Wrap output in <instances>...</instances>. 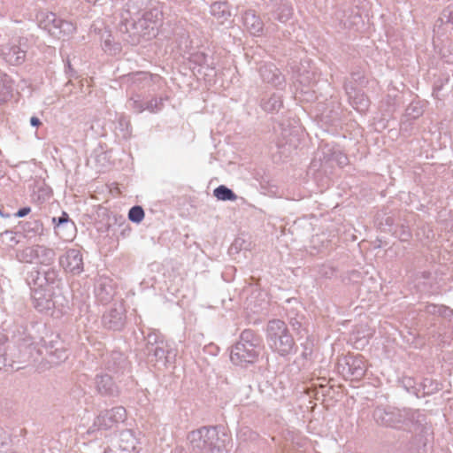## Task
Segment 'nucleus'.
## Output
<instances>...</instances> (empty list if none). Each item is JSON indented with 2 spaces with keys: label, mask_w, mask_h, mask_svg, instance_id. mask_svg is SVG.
<instances>
[{
  "label": "nucleus",
  "mask_w": 453,
  "mask_h": 453,
  "mask_svg": "<svg viewBox=\"0 0 453 453\" xmlns=\"http://www.w3.org/2000/svg\"><path fill=\"white\" fill-rule=\"evenodd\" d=\"M140 11L138 2L130 0L120 13L119 32L123 34V40L133 45L140 43L142 39L155 37L161 20V12L157 9L142 14Z\"/></svg>",
  "instance_id": "obj_1"
},
{
  "label": "nucleus",
  "mask_w": 453,
  "mask_h": 453,
  "mask_svg": "<svg viewBox=\"0 0 453 453\" xmlns=\"http://www.w3.org/2000/svg\"><path fill=\"white\" fill-rule=\"evenodd\" d=\"M375 423L383 427L426 433V416L419 410L377 406L372 412Z\"/></svg>",
  "instance_id": "obj_2"
},
{
  "label": "nucleus",
  "mask_w": 453,
  "mask_h": 453,
  "mask_svg": "<svg viewBox=\"0 0 453 453\" xmlns=\"http://www.w3.org/2000/svg\"><path fill=\"white\" fill-rule=\"evenodd\" d=\"M266 341L270 349L281 357L296 351L295 341L286 323L280 319H272L266 326Z\"/></svg>",
  "instance_id": "obj_3"
},
{
  "label": "nucleus",
  "mask_w": 453,
  "mask_h": 453,
  "mask_svg": "<svg viewBox=\"0 0 453 453\" xmlns=\"http://www.w3.org/2000/svg\"><path fill=\"white\" fill-rule=\"evenodd\" d=\"M260 353V339L251 329H245L240 340L232 347L230 359L234 365L253 364Z\"/></svg>",
  "instance_id": "obj_4"
},
{
  "label": "nucleus",
  "mask_w": 453,
  "mask_h": 453,
  "mask_svg": "<svg viewBox=\"0 0 453 453\" xmlns=\"http://www.w3.org/2000/svg\"><path fill=\"white\" fill-rule=\"evenodd\" d=\"M188 440L193 453H219L221 450L219 432L214 426H202L191 431Z\"/></svg>",
  "instance_id": "obj_5"
},
{
  "label": "nucleus",
  "mask_w": 453,
  "mask_h": 453,
  "mask_svg": "<svg viewBox=\"0 0 453 453\" xmlns=\"http://www.w3.org/2000/svg\"><path fill=\"white\" fill-rule=\"evenodd\" d=\"M38 26L58 40H67L76 31V26L57 16L56 13L42 11L37 16Z\"/></svg>",
  "instance_id": "obj_6"
},
{
  "label": "nucleus",
  "mask_w": 453,
  "mask_h": 453,
  "mask_svg": "<svg viewBox=\"0 0 453 453\" xmlns=\"http://www.w3.org/2000/svg\"><path fill=\"white\" fill-rule=\"evenodd\" d=\"M34 260L27 261L28 265L26 266L27 278L26 280L30 288H42L51 284L54 273L50 272L49 264L50 263V257H45V261L48 264L41 265L42 262L40 260L41 257H33Z\"/></svg>",
  "instance_id": "obj_7"
},
{
  "label": "nucleus",
  "mask_w": 453,
  "mask_h": 453,
  "mask_svg": "<svg viewBox=\"0 0 453 453\" xmlns=\"http://www.w3.org/2000/svg\"><path fill=\"white\" fill-rule=\"evenodd\" d=\"M27 42L24 38H14L0 47L2 58L10 65H21L26 59Z\"/></svg>",
  "instance_id": "obj_8"
},
{
  "label": "nucleus",
  "mask_w": 453,
  "mask_h": 453,
  "mask_svg": "<svg viewBox=\"0 0 453 453\" xmlns=\"http://www.w3.org/2000/svg\"><path fill=\"white\" fill-rule=\"evenodd\" d=\"M338 372L350 380L362 379L366 372V365L362 356H345L338 361Z\"/></svg>",
  "instance_id": "obj_9"
},
{
  "label": "nucleus",
  "mask_w": 453,
  "mask_h": 453,
  "mask_svg": "<svg viewBox=\"0 0 453 453\" xmlns=\"http://www.w3.org/2000/svg\"><path fill=\"white\" fill-rule=\"evenodd\" d=\"M127 311L122 301L114 303L102 316L104 328L112 331H121L127 323Z\"/></svg>",
  "instance_id": "obj_10"
},
{
  "label": "nucleus",
  "mask_w": 453,
  "mask_h": 453,
  "mask_svg": "<svg viewBox=\"0 0 453 453\" xmlns=\"http://www.w3.org/2000/svg\"><path fill=\"white\" fill-rule=\"evenodd\" d=\"M31 296L34 307L40 312H48L56 307L57 296H54L53 286L51 284L33 288Z\"/></svg>",
  "instance_id": "obj_11"
},
{
  "label": "nucleus",
  "mask_w": 453,
  "mask_h": 453,
  "mask_svg": "<svg viewBox=\"0 0 453 453\" xmlns=\"http://www.w3.org/2000/svg\"><path fill=\"white\" fill-rule=\"evenodd\" d=\"M126 409L122 406H117L111 410L102 411L95 419L92 427L89 430H108L112 428L119 422L126 419Z\"/></svg>",
  "instance_id": "obj_12"
},
{
  "label": "nucleus",
  "mask_w": 453,
  "mask_h": 453,
  "mask_svg": "<svg viewBox=\"0 0 453 453\" xmlns=\"http://www.w3.org/2000/svg\"><path fill=\"white\" fill-rule=\"evenodd\" d=\"M146 353L150 362L159 363L164 366L173 365L177 357V349L166 340L154 348L150 347Z\"/></svg>",
  "instance_id": "obj_13"
},
{
  "label": "nucleus",
  "mask_w": 453,
  "mask_h": 453,
  "mask_svg": "<svg viewBox=\"0 0 453 453\" xmlns=\"http://www.w3.org/2000/svg\"><path fill=\"white\" fill-rule=\"evenodd\" d=\"M116 288L117 285L113 279L106 275H99L94 284L96 301L103 305L111 303L117 293Z\"/></svg>",
  "instance_id": "obj_14"
},
{
  "label": "nucleus",
  "mask_w": 453,
  "mask_h": 453,
  "mask_svg": "<svg viewBox=\"0 0 453 453\" xmlns=\"http://www.w3.org/2000/svg\"><path fill=\"white\" fill-rule=\"evenodd\" d=\"M104 365L105 370L120 375L129 372V362L124 353L119 350H112L104 356Z\"/></svg>",
  "instance_id": "obj_15"
},
{
  "label": "nucleus",
  "mask_w": 453,
  "mask_h": 453,
  "mask_svg": "<svg viewBox=\"0 0 453 453\" xmlns=\"http://www.w3.org/2000/svg\"><path fill=\"white\" fill-rule=\"evenodd\" d=\"M285 303L284 309L291 326L295 331H297V333H301L303 320V316L298 313L299 310L302 308L301 303L296 298L287 299Z\"/></svg>",
  "instance_id": "obj_16"
},
{
  "label": "nucleus",
  "mask_w": 453,
  "mask_h": 453,
  "mask_svg": "<svg viewBox=\"0 0 453 453\" xmlns=\"http://www.w3.org/2000/svg\"><path fill=\"white\" fill-rule=\"evenodd\" d=\"M345 90L354 109L359 112H365L368 110L370 100L363 92L349 84L345 85Z\"/></svg>",
  "instance_id": "obj_17"
},
{
  "label": "nucleus",
  "mask_w": 453,
  "mask_h": 453,
  "mask_svg": "<svg viewBox=\"0 0 453 453\" xmlns=\"http://www.w3.org/2000/svg\"><path fill=\"white\" fill-rule=\"evenodd\" d=\"M260 76L265 82L279 88L284 85L285 78L273 64H265L259 68Z\"/></svg>",
  "instance_id": "obj_18"
},
{
  "label": "nucleus",
  "mask_w": 453,
  "mask_h": 453,
  "mask_svg": "<svg viewBox=\"0 0 453 453\" xmlns=\"http://www.w3.org/2000/svg\"><path fill=\"white\" fill-rule=\"evenodd\" d=\"M419 311L427 316L440 317L449 321L453 320V310L443 304L426 303L423 308L419 309Z\"/></svg>",
  "instance_id": "obj_19"
},
{
  "label": "nucleus",
  "mask_w": 453,
  "mask_h": 453,
  "mask_svg": "<svg viewBox=\"0 0 453 453\" xmlns=\"http://www.w3.org/2000/svg\"><path fill=\"white\" fill-rule=\"evenodd\" d=\"M160 80L159 75H153L146 72H137L127 76L128 82L141 88L150 87L151 83H157Z\"/></svg>",
  "instance_id": "obj_20"
},
{
  "label": "nucleus",
  "mask_w": 453,
  "mask_h": 453,
  "mask_svg": "<svg viewBox=\"0 0 453 453\" xmlns=\"http://www.w3.org/2000/svg\"><path fill=\"white\" fill-rule=\"evenodd\" d=\"M96 385L97 391L102 395H115L118 393V388L109 374L96 375Z\"/></svg>",
  "instance_id": "obj_21"
},
{
  "label": "nucleus",
  "mask_w": 453,
  "mask_h": 453,
  "mask_svg": "<svg viewBox=\"0 0 453 453\" xmlns=\"http://www.w3.org/2000/svg\"><path fill=\"white\" fill-rule=\"evenodd\" d=\"M59 264L73 274H80L83 271L82 257H59Z\"/></svg>",
  "instance_id": "obj_22"
},
{
  "label": "nucleus",
  "mask_w": 453,
  "mask_h": 453,
  "mask_svg": "<svg viewBox=\"0 0 453 453\" xmlns=\"http://www.w3.org/2000/svg\"><path fill=\"white\" fill-rule=\"evenodd\" d=\"M119 446L123 451H132L136 447V437L131 429H125L119 433Z\"/></svg>",
  "instance_id": "obj_23"
},
{
  "label": "nucleus",
  "mask_w": 453,
  "mask_h": 453,
  "mask_svg": "<svg viewBox=\"0 0 453 453\" xmlns=\"http://www.w3.org/2000/svg\"><path fill=\"white\" fill-rule=\"evenodd\" d=\"M47 360L51 365H58L67 358L66 350L62 347L50 345L46 347Z\"/></svg>",
  "instance_id": "obj_24"
},
{
  "label": "nucleus",
  "mask_w": 453,
  "mask_h": 453,
  "mask_svg": "<svg viewBox=\"0 0 453 453\" xmlns=\"http://www.w3.org/2000/svg\"><path fill=\"white\" fill-rule=\"evenodd\" d=\"M142 334L145 341L146 352H148L150 349V347L154 348L156 345H158L160 342L165 341L162 334L155 329L149 328L148 332L142 330Z\"/></svg>",
  "instance_id": "obj_25"
},
{
  "label": "nucleus",
  "mask_w": 453,
  "mask_h": 453,
  "mask_svg": "<svg viewBox=\"0 0 453 453\" xmlns=\"http://www.w3.org/2000/svg\"><path fill=\"white\" fill-rule=\"evenodd\" d=\"M243 20L245 27L251 34L257 35L262 31L263 23L252 12H247L244 15Z\"/></svg>",
  "instance_id": "obj_26"
},
{
  "label": "nucleus",
  "mask_w": 453,
  "mask_h": 453,
  "mask_svg": "<svg viewBox=\"0 0 453 453\" xmlns=\"http://www.w3.org/2000/svg\"><path fill=\"white\" fill-rule=\"evenodd\" d=\"M211 13L217 19H226L230 16L227 4L226 2H214L211 5Z\"/></svg>",
  "instance_id": "obj_27"
},
{
  "label": "nucleus",
  "mask_w": 453,
  "mask_h": 453,
  "mask_svg": "<svg viewBox=\"0 0 453 453\" xmlns=\"http://www.w3.org/2000/svg\"><path fill=\"white\" fill-rule=\"evenodd\" d=\"M213 195L217 199L221 201H235L237 199V196L233 190L224 185L216 188L213 191Z\"/></svg>",
  "instance_id": "obj_28"
},
{
  "label": "nucleus",
  "mask_w": 453,
  "mask_h": 453,
  "mask_svg": "<svg viewBox=\"0 0 453 453\" xmlns=\"http://www.w3.org/2000/svg\"><path fill=\"white\" fill-rule=\"evenodd\" d=\"M53 222L56 224V233L57 234L60 235L62 234V229L63 228H73V222L70 221L69 216L66 212H63L60 217L53 218Z\"/></svg>",
  "instance_id": "obj_29"
},
{
  "label": "nucleus",
  "mask_w": 453,
  "mask_h": 453,
  "mask_svg": "<svg viewBox=\"0 0 453 453\" xmlns=\"http://www.w3.org/2000/svg\"><path fill=\"white\" fill-rule=\"evenodd\" d=\"M420 387L423 391V395H432L441 389V384L431 378L423 379L420 383Z\"/></svg>",
  "instance_id": "obj_30"
},
{
  "label": "nucleus",
  "mask_w": 453,
  "mask_h": 453,
  "mask_svg": "<svg viewBox=\"0 0 453 453\" xmlns=\"http://www.w3.org/2000/svg\"><path fill=\"white\" fill-rule=\"evenodd\" d=\"M281 106L282 101L280 100V97L276 95H273L262 103L263 109L268 112L279 111Z\"/></svg>",
  "instance_id": "obj_31"
},
{
  "label": "nucleus",
  "mask_w": 453,
  "mask_h": 453,
  "mask_svg": "<svg viewBox=\"0 0 453 453\" xmlns=\"http://www.w3.org/2000/svg\"><path fill=\"white\" fill-rule=\"evenodd\" d=\"M292 17V8L288 4H281L276 11L275 19L286 22Z\"/></svg>",
  "instance_id": "obj_32"
},
{
  "label": "nucleus",
  "mask_w": 453,
  "mask_h": 453,
  "mask_svg": "<svg viewBox=\"0 0 453 453\" xmlns=\"http://www.w3.org/2000/svg\"><path fill=\"white\" fill-rule=\"evenodd\" d=\"M423 112L424 111L418 103H412L407 107L405 115L410 119H416L419 118Z\"/></svg>",
  "instance_id": "obj_33"
},
{
  "label": "nucleus",
  "mask_w": 453,
  "mask_h": 453,
  "mask_svg": "<svg viewBox=\"0 0 453 453\" xmlns=\"http://www.w3.org/2000/svg\"><path fill=\"white\" fill-rule=\"evenodd\" d=\"M103 48L104 51L111 55L117 54L120 51L119 44L112 42L111 35H108L107 37L104 40Z\"/></svg>",
  "instance_id": "obj_34"
},
{
  "label": "nucleus",
  "mask_w": 453,
  "mask_h": 453,
  "mask_svg": "<svg viewBox=\"0 0 453 453\" xmlns=\"http://www.w3.org/2000/svg\"><path fill=\"white\" fill-rule=\"evenodd\" d=\"M143 218H144V211L141 206L136 205V206L132 207L129 210L128 219L132 222L140 223L143 219Z\"/></svg>",
  "instance_id": "obj_35"
},
{
  "label": "nucleus",
  "mask_w": 453,
  "mask_h": 453,
  "mask_svg": "<svg viewBox=\"0 0 453 453\" xmlns=\"http://www.w3.org/2000/svg\"><path fill=\"white\" fill-rule=\"evenodd\" d=\"M17 235H18V234L12 232V231H5L1 234L0 237H1V241L4 244H5L9 247H13L19 242V240L17 239Z\"/></svg>",
  "instance_id": "obj_36"
},
{
  "label": "nucleus",
  "mask_w": 453,
  "mask_h": 453,
  "mask_svg": "<svg viewBox=\"0 0 453 453\" xmlns=\"http://www.w3.org/2000/svg\"><path fill=\"white\" fill-rule=\"evenodd\" d=\"M426 445V439H425L421 434L416 435L410 448L411 453H421V449H423Z\"/></svg>",
  "instance_id": "obj_37"
},
{
  "label": "nucleus",
  "mask_w": 453,
  "mask_h": 453,
  "mask_svg": "<svg viewBox=\"0 0 453 453\" xmlns=\"http://www.w3.org/2000/svg\"><path fill=\"white\" fill-rule=\"evenodd\" d=\"M131 108L137 113H141L146 110V103L141 99L139 96H135L130 98Z\"/></svg>",
  "instance_id": "obj_38"
},
{
  "label": "nucleus",
  "mask_w": 453,
  "mask_h": 453,
  "mask_svg": "<svg viewBox=\"0 0 453 453\" xmlns=\"http://www.w3.org/2000/svg\"><path fill=\"white\" fill-rule=\"evenodd\" d=\"M440 21L442 24L453 25V5H449L442 11L440 17Z\"/></svg>",
  "instance_id": "obj_39"
},
{
  "label": "nucleus",
  "mask_w": 453,
  "mask_h": 453,
  "mask_svg": "<svg viewBox=\"0 0 453 453\" xmlns=\"http://www.w3.org/2000/svg\"><path fill=\"white\" fill-rule=\"evenodd\" d=\"M163 107V99L162 98H153L146 103V110L150 112H157L160 111Z\"/></svg>",
  "instance_id": "obj_40"
},
{
  "label": "nucleus",
  "mask_w": 453,
  "mask_h": 453,
  "mask_svg": "<svg viewBox=\"0 0 453 453\" xmlns=\"http://www.w3.org/2000/svg\"><path fill=\"white\" fill-rule=\"evenodd\" d=\"M346 279L351 283H359L363 279V273L357 270H351L348 272Z\"/></svg>",
  "instance_id": "obj_41"
},
{
  "label": "nucleus",
  "mask_w": 453,
  "mask_h": 453,
  "mask_svg": "<svg viewBox=\"0 0 453 453\" xmlns=\"http://www.w3.org/2000/svg\"><path fill=\"white\" fill-rule=\"evenodd\" d=\"M319 273L320 276L325 278H330L334 273V269L332 266L329 265H322L321 268L319 271Z\"/></svg>",
  "instance_id": "obj_42"
},
{
  "label": "nucleus",
  "mask_w": 453,
  "mask_h": 453,
  "mask_svg": "<svg viewBox=\"0 0 453 453\" xmlns=\"http://www.w3.org/2000/svg\"><path fill=\"white\" fill-rule=\"evenodd\" d=\"M435 326V323H431L430 326L427 327V334L430 338L434 339V341H437L439 337L441 336L440 333H436L433 327Z\"/></svg>",
  "instance_id": "obj_43"
},
{
  "label": "nucleus",
  "mask_w": 453,
  "mask_h": 453,
  "mask_svg": "<svg viewBox=\"0 0 453 453\" xmlns=\"http://www.w3.org/2000/svg\"><path fill=\"white\" fill-rule=\"evenodd\" d=\"M31 209L30 207H24L20 210H19L16 213H14L15 217L22 218L27 216L30 212Z\"/></svg>",
  "instance_id": "obj_44"
},
{
  "label": "nucleus",
  "mask_w": 453,
  "mask_h": 453,
  "mask_svg": "<svg viewBox=\"0 0 453 453\" xmlns=\"http://www.w3.org/2000/svg\"><path fill=\"white\" fill-rule=\"evenodd\" d=\"M30 123H31V125H32V126H34V127H38V126H40V125H41V121H40V119H39L38 118H36V117H32V118L30 119Z\"/></svg>",
  "instance_id": "obj_45"
},
{
  "label": "nucleus",
  "mask_w": 453,
  "mask_h": 453,
  "mask_svg": "<svg viewBox=\"0 0 453 453\" xmlns=\"http://www.w3.org/2000/svg\"><path fill=\"white\" fill-rule=\"evenodd\" d=\"M0 216L3 218H9L11 216L10 213H4V210L0 209Z\"/></svg>",
  "instance_id": "obj_46"
},
{
  "label": "nucleus",
  "mask_w": 453,
  "mask_h": 453,
  "mask_svg": "<svg viewBox=\"0 0 453 453\" xmlns=\"http://www.w3.org/2000/svg\"><path fill=\"white\" fill-rule=\"evenodd\" d=\"M87 2L88 3H92V4H96L97 3L99 0H86Z\"/></svg>",
  "instance_id": "obj_47"
},
{
  "label": "nucleus",
  "mask_w": 453,
  "mask_h": 453,
  "mask_svg": "<svg viewBox=\"0 0 453 453\" xmlns=\"http://www.w3.org/2000/svg\"><path fill=\"white\" fill-rule=\"evenodd\" d=\"M0 453H18V452H16L14 450H9V451H6V452H0Z\"/></svg>",
  "instance_id": "obj_48"
},
{
  "label": "nucleus",
  "mask_w": 453,
  "mask_h": 453,
  "mask_svg": "<svg viewBox=\"0 0 453 453\" xmlns=\"http://www.w3.org/2000/svg\"><path fill=\"white\" fill-rule=\"evenodd\" d=\"M346 160H347V158H346L345 157H343V160H341V161H340V163H341V164H343V163H345V162H346Z\"/></svg>",
  "instance_id": "obj_49"
}]
</instances>
